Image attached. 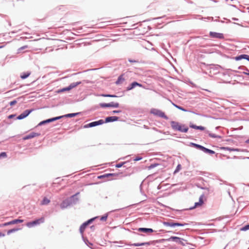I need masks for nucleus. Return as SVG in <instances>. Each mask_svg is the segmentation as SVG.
Masks as SVG:
<instances>
[{"instance_id":"nucleus-45","label":"nucleus","mask_w":249,"mask_h":249,"mask_svg":"<svg viewBox=\"0 0 249 249\" xmlns=\"http://www.w3.org/2000/svg\"><path fill=\"white\" fill-rule=\"evenodd\" d=\"M159 164H158V163H153V164H150V165H149L148 166V169H153L156 167H157L158 165H159Z\"/></svg>"},{"instance_id":"nucleus-39","label":"nucleus","mask_w":249,"mask_h":249,"mask_svg":"<svg viewBox=\"0 0 249 249\" xmlns=\"http://www.w3.org/2000/svg\"><path fill=\"white\" fill-rule=\"evenodd\" d=\"M176 107L180 110H182L183 111H184V112H188V110L186 109H185V108H184L183 107L180 106H179V105H176Z\"/></svg>"},{"instance_id":"nucleus-12","label":"nucleus","mask_w":249,"mask_h":249,"mask_svg":"<svg viewBox=\"0 0 249 249\" xmlns=\"http://www.w3.org/2000/svg\"><path fill=\"white\" fill-rule=\"evenodd\" d=\"M79 194V192H77L74 195L68 198L69 201H70V203H71V205L73 204H76L77 203L79 199L77 196Z\"/></svg>"},{"instance_id":"nucleus-46","label":"nucleus","mask_w":249,"mask_h":249,"mask_svg":"<svg viewBox=\"0 0 249 249\" xmlns=\"http://www.w3.org/2000/svg\"><path fill=\"white\" fill-rule=\"evenodd\" d=\"M7 157V154L5 152H2L0 153V159L3 158H6Z\"/></svg>"},{"instance_id":"nucleus-24","label":"nucleus","mask_w":249,"mask_h":249,"mask_svg":"<svg viewBox=\"0 0 249 249\" xmlns=\"http://www.w3.org/2000/svg\"><path fill=\"white\" fill-rule=\"evenodd\" d=\"M81 114V112L71 113L63 115L64 118H72Z\"/></svg>"},{"instance_id":"nucleus-61","label":"nucleus","mask_w":249,"mask_h":249,"mask_svg":"<svg viewBox=\"0 0 249 249\" xmlns=\"http://www.w3.org/2000/svg\"><path fill=\"white\" fill-rule=\"evenodd\" d=\"M4 236L5 234L0 231V237H4Z\"/></svg>"},{"instance_id":"nucleus-62","label":"nucleus","mask_w":249,"mask_h":249,"mask_svg":"<svg viewBox=\"0 0 249 249\" xmlns=\"http://www.w3.org/2000/svg\"><path fill=\"white\" fill-rule=\"evenodd\" d=\"M90 229H91L92 231L94 230V229H95V226H94V225H92V226H90Z\"/></svg>"},{"instance_id":"nucleus-2","label":"nucleus","mask_w":249,"mask_h":249,"mask_svg":"<svg viewBox=\"0 0 249 249\" xmlns=\"http://www.w3.org/2000/svg\"><path fill=\"white\" fill-rule=\"evenodd\" d=\"M150 113L151 114H153L155 116H159L165 120H168L169 119L168 117L166 115H165L164 112L162 111L161 110L159 109L152 108L150 109Z\"/></svg>"},{"instance_id":"nucleus-30","label":"nucleus","mask_w":249,"mask_h":249,"mask_svg":"<svg viewBox=\"0 0 249 249\" xmlns=\"http://www.w3.org/2000/svg\"><path fill=\"white\" fill-rule=\"evenodd\" d=\"M202 205L201 204H200L199 202H196L195 203V204H194V205L193 206L190 207L187 210H193V209H195L196 208L200 207V206H201Z\"/></svg>"},{"instance_id":"nucleus-7","label":"nucleus","mask_w":249,"mask_h":249,"mask_svg":"<svg viewBox=\"0 0 249 249\" xmlns=\"http://www.w3.org/2000/svg\"><path fill=\"white\" fill-rule=\"evenodd\" d=\"M167 241H173L176 243H178L182 246H185V244L183 242V241H185L183 238L178 237L177 236H171L169 238L166 239Z\"/></svg>"},{"instance_id":"nucleus-13","label":"nucleus","mask_w":249,"mask_h":249,"mask_svg":"<svg viewBox=\"0 0 249 249\" xmlns=\"http://www.w3.org/2000/svg\"><path fill=\"white\" fill-rule=\"evenodd\" d=\"M120 119V117L116 116H108L105 118L104 123H112L118 121Z\"/></svg>"},{"instance_id":"nucleus-16","label":"nucleus","mask_w":249,"mask_h":249,"mask_svg":"<svg viewBox=\"0 0 249 249\" xmlns=\"http://www.w3.org/2000/svg\"><path fill=\"white\" fill-rule=\"evenodd\" d=\"M220 149L222 150H228L229 151L244 152L246 151V150L244 149L224 146L221 147Z\"/></svg>"},{"instance_id":"nucleus-56","label":"nucleus","mask_w":249,"mask_h":249,"mask_svg":"<svg viewBox=\"0 0 249 249\" xmlns=\"http://www.w3.org/2000/svg\"><path fill=\"white\" fill-rule=\"evenodd\" d=\"M243 67L246 68L244 66H241L238 67V69L243 70V71H246V69H244Z\"/></svg>"},{"instance_id":"nucleus-60","label":"nucleus","mask_w":249,"mask_h":249,"mask_svg":"<svg viewBox=\"0 0 249 249\" xmlns=\"http://www.w3.org/2000/svg\"><path fill=\"white\" fill-rule=\"evenodd\" d=\"M15 84H16V82H14V83H11L9 86V88H12L13 87V85H15Z\"/></svg>"},{"instance_id":"nucleus-20","label":"nucleus","mask_w":249,"mask_h":249,"mask_svg":"<svg viewBox=\"0 0 249 249\" xmlns=\"http://www.w3.org/2000/svg\"><path fill=\"white\" fill-rule=\"evenodd\" d=\"M71 205V203L68 199V198H66L64 200L62 201V202L60 204V208L62 209L67 208L68 206Z\"/></svg>"},{"instance_id":"nucleus-17","label":"nucleus","mask_w":249,"mask_h":249,"mask_svg":"<svg viewBox=\"0 0 249 249\" xmlns=\"http://www.w3.org/2000/svg\"><path fill=\"white\" fill-rule=\"evenodd\" d=\"M136 230L138 231L145 233H152L154 231L152 229L147 228H139Z\"/></svg>"},{"instance_id":"nucleus-21","label":"nucleus","mask_w":249,"mask_h":249,"mask_svg":"<svg viewBox=\"0 0 249 249\" xmlns=\"http://www.w3.org/2000/svg\"><path fill=\"white\" fill-rule=\"evenodd\" d=\"M125 73H122L118 77L117 80L115 82V84L116 85H120L123 83V82L125 81V78L124 77Z\"/></svg>"},{"instance_id":"nucleus-25","label":"nucleus","mask_w":249,"mask_h":249,"mask_svg":"<svg viewBox=\"0 0 249 249\" xmlns=\"http://www.w3.org/2000/svg\"><path fill=\"white\" fill-rule=\"evenodd\" d=\"M202 151L209 155H213L215 153V151L213 150L207 148L204 146L203 147Z\"/></svg>"},{"instance_id":"nucleus-9","label":"nucleus","mask_w":249,"mask_h":249,"mask_svg":"<svg viewBox=\"0 0 249 249\" xmlns=\"http://www.w3.org/2000/svg\"><path fill=\"white\" fill-rule=\"evenodd\" d=\"M34 109H26L24 110L22 113H21L20 115H19L17 118H16V120H22L25 118H26L27 116H29V115L32 112V111L34 110Z\"/></svg>"},{"instance_id":"nucleus-29","label":"nucleus","mask_w":249,"mask_h":249,"mask_svg":"<svg viewBox=\"0 0 249 249\" xmlns=\"http://www.w3.org/2000/svg\"><path fill=\"white\" fill-rule=\"evenodd\" d=\"M50 202V200L47 198L46 197H44L42 200L41 202V205H46L48 204Z\"/></svg>"},{"instance_id":"nucleus-37","label":"nucleus","mask_w":249,"mask_h":249,"mask_svg":"<svg viewBox=\"0 0 249 249\" xmlns=\"http://www.w3.org/2000/svg\"><path fill=\"white\" fill-rule=\"evenodd\" d=\"M108 217V213H107L105 214L104 215L101 216L100 220L102 221H105L107 220V218Z\"/></svg>"},{"instance_id":"nucleus-40","label":"nucleus","mask_w":249,"mask_h":249,"mask_svg":"<svg viewBox=\"0 0 249 249\" xmlns=\"http://www.w3.org/2000/svg\"><path fill=\"white\" fill-rule=\"evenodd\" d=\"M203 147H204L203 146H202L200 144L196 143L195 145H194V147L202 151Z\"/></svg>"},{"instance_id":"nucleus-22","label":"nucleus","mask_w":249,"mask_h":249,"mask_svg":"<svg viewBox=\"0 0 249 249\" xmlns=\"http://www.w3.org/2000/svg\"><path fill=\"white\" fill-rule=\"evenodd\" d=\"M205 133L207 134L210 137L213 138H219L221 139L222 137L219 135H216L215 134L211 133L210 131L206 130L205 131Z\"/></svg>"},{"instance_id":"nucleus-15","label":"nucleus","mask_w":249,"mask_h":249,"mask_svg":"<svg viewBox=\"0 0 249 249\" xmlns=\"http://www.w3.org/2000/svg\"><path fill=\"white\" fill-rule=\"evenodd\" d=\"M119 174L117 173H105L103 175H100L98 176V178L99 179H102V178H109L111 177H116L118 176Z\"/></svg>"},{"instance_id":"nucleus-55","label":"nucleus","mask_w":249,"mask_h":249,"mask_svg":"<svg viewBox=\"0 0 249 249\" xmlns=\"http://www.w3.org/2000/svg\"><path fill=\"white\" fill-rule=\"evenodd\" d=\"M136 87H139L141 88H143V85L140 83L136 81Z\"/></svg>"},{"instance_id":"nucleus-4","label":"nucleus","mask_w":249,"mask_h":249,"mask_svg":"<svg viewBox=\"0 0 249 249\" xmlns=\"http://www.w3.org/2000/svg\"><path fill=\"white\" fill-rule=\"evenodd\" d=\"M45 221V219L43 217H41L39 218L36 219L32 221H30L27 223L26 226L28 228H32L38 225L41 223H43Z\"/></svg>"},{"instance_id":"nucleus-33","label":"nucleus","mask_w":249,"mask_h":249,"mask_svg":"<svg viewBox=\"0 0 249 249\" xmlns=\"http://www.w3.org/2000/svg\"><path fill=\"white\" fill-rule=\"evenodd\" d=\"M129 161H124V162H120L119 163H117L115 165V167L116 168H121L122 167V166H123L124 164H127Z\"/></svg>"},{"instance_id":"nucleus-41","label":"nucleus","mask_w":249,"mask_h":249,"mask_svg":"<svg viewBox=\"0 0 249 249\" xmlns=\"http://www.w3.org/2000/svg\"><path fill=\"white\" fill-rule=\"evenodd\" d=\"M204 195L202 194L201 195L199 198V201L198 202H199L200 204L203 205L204 204V201H203V197H204Z\"/></svg>"},{"instance_id":"nucleus-19","label":"nucleus","mask_w":249,"mask_h":249,"mask_svg":"<svg viewBox=\"0 0 249 249\" xmlns=\"http://www.w3.org/2000/svg\"><path fill=\"white\" fill-rule=\"evenodd\" d=\"M162 224L165 226H168L171 227H176V221L171 219L167 221H163L162 222Z\"/></svg>"},{"instance_id":"nucleus-43","label":"nucleus","mask_w":249,"mask_h":249,"mask_svg":"<svg viewBox=\"0 0 249 249\" xmlns=\"http://www.w3.org/2000/svg\"><path fill=\"white\" fill-rule=\"evenodd\" d=\"M28 47L27 45H25L18 48V53H20L22 50H24L25 49L28 48Z\"/></svg>"},{"instance_id":"nucleus-59","label":"nucleus","mask_w":249,"mask_h":249,"mask_svg":"<svg viewBox=\"0 0 249 249\" xmlns=\"http://www.w3.org/2000/svg\"><path fill=\"white\" fill-rule=\"evenodd\" d=\"M51 120L52 121V122L57 121L56 117L51 118Z\"/></svg>"},{"instance_id":"nucleus-10","label":"nucleus","mask_w":249,"mask_h":249,"mask_svg":"<svg viewBox=\"0 0 249 249\" xmlns=\"http://www.w3.org/2000/svg\"><path fill=\"white\" fill-rule=\"evenodd\" d=\"M151 245H155V241H150L149 242H142V243H133V244L129 243L128 244H127L128 246H134V247H139V246H145V245L149 246Z\"/></svg>"},{"instance_id":"nucleus-36","label":"nucleus","mask_w":249,"mask_h":249,"mask_svg":"<svg viewBox=\"0 0 249 249\" xmlns=\"http://www.w3.org/2000/svg\"><path fill=\"white\" fill-rule=\"evenodd\" d=\"M241 231H246L249 230V224H247L241 228Z\"/></svg>"},{"instance_id":"nucleus-47","label":"nucleus","mask_w":249,"mask_h":249,"mask_svg":"<svg viewBox=\"0 0 249 249\" xmlns=\"http://www.w3.org/2000/svg\"><path fill=\"white\" fill-rule=\"evenodd\" d=\"M196 186H197L198 188H200V189H202V190H207V191H209V188H208L206 187H202V186H201L200 184H197V185H196Z\"/></svg>"},{"instance_id":"nucleus-3","label":"nucleus","mask_w":249,"mask_h":249,"mask_svg":"<svg viewBox=\"0 0 249 249\" xmlns=\"http://www.w3.org/2000/svg\"><path fill=\"white\" fill-rule=\"evenodd\" d=\"M97 217H92L91 218H90L88 219L87 221L84 222L80 227L79 228V232L80 233L83 235V233L85 230V229L87 228V227L91 224L96 218H97Z\"/></svg>"},{"instance_id":"nucleus-14","label":"nucleus","mask_w":249,"mask_h":249,"mask_svg":"<svg viewBox=\"0 0 249 249\" xmlns=\"http://www.w3.org/2000/svg\"><path fill=\"white\" fill-rule=\"evenodd\" d=\"M40 135V133H39L32 132L30 133V134L23 137L22 139L23 140H27L32 139L36 136H39Z\"/></svg>"},{"instance_id":"nucleus-8","label":"nucleus","mask_w":249,"mask_h":249,"mask_svg":"<svg viewBox=\"0 0 249 249\" xmlns=\"http://www.w3.org/2000/svg\"><path fill=\"white\" fill-rule=\"evenodd\" d=\"M24 221L23 219H15L10 221L5 222L0 225V227H3L11 225L17 224L18 223H21Z\"/></svg>"},{"instance_id":"nucleus-44","label":"nucleus","mask_w":249,"mask_h":249,"mask_svg":"<svg viewBox=\"0 0 249 249\" xmlns=\"http://www.w3.org/2000/svg\"><path fill=\"white\" fill-rule=\"evenodd\" d=\"M244 69H246V71H244L243 73L248 76V78L247 79V80H249V70L247 68H244L243 67Z\"/></svg>"},{"instance_id":"nucleus-57","label":"nucleus","mask_w":249,"mask_h":249,"mask_svg":"<svg viewBox=\"0 0 249 249\" xmlns=\"http://www.w3.org/2000/svg\"><path fill=\"white\" fill-rule=\"evenodd\" d=\"M56 120H60L61 119L64 118L63 115H61V116H56Z\"/></svg>"},{"instance_id":"nucleus-1","label":"nucleus","mask_w":249,"mask_h":249,"mask_svg":"<svg viewBox=\"0 0 249 249\" xmlns=\"http://www.w3.org/2000/svg\"><path fill=\"white\" fill-rule=\"evenodd\" d=\"M170 124L171 128L174 131H178L182 133H187L189 130L188 126L185 124L174 121H171Z\"/></svg>"},{"instance_id":"nucleus-18","label":"nucleus","mask_w":249,"mask_h":249,"mask_svg":"<svg viewBox=\"0 0 249 249\" xmlns=\"http://www.w3.org/2000/svg\"><path fill=\"white\" fill-rule=\"evenodd\" d=\"M234 59L236 61H239L242 59H246L249 61V55L248 54H242L240 55H237L236 56L234 57Z\"/></svg>"},{"instance_id":"nucleus-52","label":"nucleus","mask_w":249,"mask_h":249,"mask_svg":"<svg viewBox=\"0 0 249 249\" xmlns=\"http://www.w3.org/2000/svg\"><path fill=\"white\" fill-rule=\"evenodd\" d=\"M16 116V115L15 114H12L9 115L8 116V119H11L13 118H14Z\"/></svg>"},{"instance_id":"nucleus-35","label":"nucleus","mask_w":249,"mask_h":249,"mask_svg":"<svg viewBox=\"0 0 249 249\" xmlns=\"http://www.w3.org/2000/svg\"><path fill=\"white\" fill-rule=\"evenodd\" d=\"M69 90H70V89H69V87L67 86L66 87H64V88H63L62 89H58V91H57V92L58 93H61V92H62L67 91H69Z\"/></svg>"},{"instance_id":"nucleus-63","label":"nucleus","mask_w":249,"mask_h":249,"mask_svg":"<svg viewBox=\"0 0 249 249\" xmlns=\"http://www.w3.org/2000/svg\"><path fill=\"white\" fill-rule=\"evenodd\" d=\"M196 143H194V142H190V145L191 146H192L193 147H194V145H195Z\"/></svg>"},{"instance_id":"nucleus-26","label":"nucleus","mask_w":249,"mask_h":249,"mask_svg":"<svg viewBox=\"0 0 249 249\" xmlns=\"http://www.w3.org/2000/svg\"><path fill=\"white\" fill-rule=\"evenodd\" d=\"M136 87V81H133L130 83L126 88V91L131 90Z\"/></svg>"},{"instance_id":"nucleus-32","label":"nucleus","mask_w":249,"mask_h":249,"mask_svg":"<svg viewBox=\"0 0 249 249\" xmlns=\"http://www.w3.org/2000/svg\"><path fill=\"white\" fill-rule=\"evenodd\" d=\"M189 223H187L185 222H179L176 221V226H184L186 225H189Z\"/></svg>"},{"instance_id":"nucleus-48","label":"nucleus","mask_w":249,"mask_h":249,"mask_svg":"<svg viewBox=\"0 0 249 249\" xmlns=\"http://www.w3.org/2000/svg\"><path fill=\"white\" fill-rule=\"evenodd\" d=\"M142 159V157L141 156H137L133 159V160L135 161H137L141 160Z\"/></svg>"},{"instance_id":"nucleus-53","label":"nucleus","mask_w":249,"mask_h":249,"mask_svg":"<svg viewBox=\"0 0 249 249\" xmlns=\"http://www.w3.org/2000/svg\"><path fill=\"white\" fill-rule=\"evenodd\" d=\"M167 239H160V240H156V241H155V243H161V242H163V241H166Z\"/></svg>"},{"instance_id":"nucleus-38","label":"nucleus","mask_w":249,"mask_h":249,"mask_svg":"<svg viewBox=\"0 0 249 249\" xmlns=\"http://www.w3.org/2000/svg\"><path fill=\"white\" fill-rule=\"evenodd\" d=\"M181 168V165L180 164H178L177 165V166L176 167V168L174 172V174H175L177 173L180 170Z\"/></svg>"},{"instance_id":"nucleus-54","label":"nucleus","mask_w":249,"mask_h":249,"mask_svg":"<svg viewBox=\"0 0 249 249\" xmlns=\"http://www.w3.org/2000/svg\"><path fill=\"white\" fill-rule=\"evenodd\" d=\"M128 61L130 62V63H138V61L137 60H135L134 59H131V58H129L128 59Z\"/></svg>"},{"instance_id":"nucleus-58","label":"nucleus","mask_w":249,"mask_h":249,"mask_svg":"<svg viewBox=\"0 0 249 249\" xmlns=\"http://www.w3.org/2000/svg\"><path fill=\"white\" fill-rule=\"evenodd\" d=\"M169 101H170L171 102V103L172 104V105L175 107H176V105H177V104H175L174 102H173L170 99H168Z\"/></svg>"},{"instance_id":"nucleus-50","label":"nucleus","mask_w":249,"mask_h":249,"mask_svg":"<svg viewBox=\"0 0 249 249\" xmlns=\"http://www.w3.org/2000/svg\"><path fill=\"white\" fill-rule=\"evenodd\" d=\"M17 103V101L16 100H14L9 103V105L11 106H13L15 105Z\"/></svg>"},{"instance_id":"nucleus-31","label":"nucleus","mask_w":249,"mask_h":249,"mask_svg":"<svg viewBox=\"0 0 249 249\" xmlns=\"http://www.w3.org/2000/svg\"><path fill=\"white\" fill-rule=\"evenodd\" d=\"M20 229V228H13V229H10L7 231V234L8 235H9L12 233H14L16 231H19Z\"/></svg>"},{"instance_id":"nucleus-11","label":"nucleus","mask_w":249,"mask_h":249,"mask_svg":"<svg viewBox=\"0 0 249 249\" xmlns=\"http://www.w3.org/2000/svg\"><path fill=\"white\" fill-rule=\"evenodd\" d=\"M209 36L213 38H218V39H224V36L222 33H217L215 32H210L209 33Z\"/></svg>"},{"instance_id":"nucleus-64","label":"nucleus","mask_w":249,"mask_h":249,"mask_svg":"<svg viewBox=\"0 0 249 249\" xmlns=\"http://www.w3.org/2000/svg\"><path fill=\"white\" fill-rule=\"evenodd\" d=\"M245 143H249V139H247V140H246L245 141Z\"/></svg>"},{"instance_id":"nucleus-27","label":"nucleus","mask_w":249,"mask_h":249,"mask_svg":"<svg viewBox=\"0 0 249 249\" xmlns=\"http://www.w3.org/2000/svg\"><path fill=\"white\" fill-rule=\"evenodd\" d=\"M81 83H82L81 81H78L76 82L71 83L68 86L69 89H70V90H71L72 89L77 87V86L80 85Z\"/></svg>"},{"instance_id":"nucleus-51","label":"nucleus","mask_w":249,"mask_h":249,"mask_svg":"<svg viewBox=\"0 0 249 249\" xmlns=\"http://www.w3.org/2000/svg\"><path fill=\"white\" fill-rule=\"evenodd\" d=\"M122 112L121 110H114L111 112L112 114H118Z\"/></svg>"},{"instance_id":"nucleus-23","label":"nucleus","mask_w":249,"mask_h":249,"mask_svg":"<svg viewBox=\"0 0 249 249\" xmlns=\"http://www.w3.org/2000/svg\"><path fill=\"white\" fill-rule=\"evenodd\" d=\"M52 123V121L51 120V118L47 119L46 120H43L39 122L38 124L36 126V127L40 126H42L46 124H48L49 123Z\"/></svg>"},{"instance_id":"nucleus-5","label":"nucleus","mask_w":249,"mask_h":249,"mask_svg":"<svg viewBox=\"0 0 249 249\" xmlns=\"http://www.w3.org/2000/svg\"><path fill=\"white\" fill-rule=\"evenodd\" d=\"M103 124H104V120H103L102 119H100L98 121L92 122L88 124H85L83 126V128H90V127L96 126L98 125H102Z\"/></svg>"},{"instance_id":"nucleus-6","label":"nucleus","mask_w":249,"mask_h":249,"mask_svg":"<svg viewBox=\"0 0 249 249\" xmlns=\"http://www.w3.org/2000/svg\"><path fill=\"white\" fill-rule=\"evenodd\" d=\"M99 106L100 107L102 108H106V107H113V108H117L119 107V104L118 103H115L113 102H111L108 103H101L99 104Z\"/></svg>"},{"instance_id":"nucleus-49","label":"nucleus","mask_w":249,"mask_h":249,"mask_svg":"<svg viewBox=\"0 0 249 249\" xmlns=\"http://www.w3.org/2000/svg\"><path fill=\"white\" fill-rule=\"evenodd\" d=\"M197 130H200L201 131H204V130L205 131L206 130L205 127L204 126H201V125L198 126Z\"/></svg>"},{"instance_id":"nucleus-42","label":"nucleus","mask_w":249,"mask_h":249,"mask_svg":"<svg viewBox=\"0 0 249 249\" xmlns=\"http://www.w3.org/2000/svg\"><path fill=\"white\" fill-rule=\"evenodd\" d=\"M189 127L191 128H193V129H197V127H198V125H196V124H194L192 123H190V124H189Z\"/></svg>"},{"instance_id":"nucleus-28","label":"nucleus","mask_w":249,"mask_h":249,"mask_svg":"<svg viewBox=\"0 0 249 249\" xmlns=\"http://www.w3.org/2000/svg\"><path fill=\"white\" fill-rule=\"evenodd\" d=\"M31 74L30 71L24 72L21 73L20 77L22 79H25L28 78Z\"/></svg>"},{"instance_id":"nucleus-34","label":"nucleus","mask_w":249,"mask_h":249,"mask_svg":"<svg viewBox=\"0 0 249 249\" xmlns=\"http://www.w3.org/2000/svg\"><path fill=\"white\" fill-rule=\"evenodd\" d=\"M101 96L103 97H113V98L119 97L118 96H117L115 94H102L101 95Z\"/></svg>"}]
</instances>
